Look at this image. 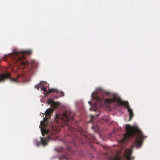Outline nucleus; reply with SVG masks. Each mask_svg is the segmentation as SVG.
I'll return each mask as SVG.
<instances>
[{"label":"nucleus","instance_id":"1","mask_svg":"<svg viewBox=\"0 0 160 160\" xmlns=\"http://www.w3.org/2000/svg\"><path fill=\"white\" fill-rule=\"evenodd\" d=\"M102 92L103 91L102 89H98L95 92L92 94V97L93 99L97 100L98 101V103H99L100 106L101 107L103 105L102 102H105L108 104H111L116 102L117 104V106L118 107H120L122 105L124 106L127 109L128 112L129 113V120H131L132 119L133 116V113L132 110L129 107V103L128 101H123L120 98L115 97L111 99H104L103 97H100L98 96L99 93H102Z\"/></svg>","mask_w":160,"mask_h":160},{"label":"nucleus","instance_id":"2","mask_svg":"<svg viewBox=\"0 0 160 160\" xmlns=\"http://www.w3.org/2000/svg\"><path fill=\"white\" fill-rule=\"evenodd\" d=\"M125 129L126 132L124 134V138L120 142H124L135 135L136 138L135 145L137 147H140L142 144V140L147 137L145 136L142 132L137 127H132L129 124H127Z\"/></svg>","mask_w":160,"mask_h":160},{"label":"nucleus","instance_id":"3","mask_svg":"<svg viewBox=\"0 0 160 160\" xmlns=\"http://www.w3.org/2000/svg\"><path fill=\"white\" fill-rule=\"evenodd\" d=\"M32 52L30 50L22 51L18 52L14 51L7 56L11 58L14 63L17 64V65H22L24 68H26L28 66L29 63L25 60H23L24 59L23 54H26L29 55Z\"/></svg>","mask_w":160,"mask_h":160},{"label":"nucleus","instance_id":"4","mask_svg":"<svg viewBox=\"0 0 160 160\" xmlns=\"http://www.w3.org/2000/svg\"><path fill=\"white\" fill-rule=\"evenodd\" d=\"M24 78V76L22 74H18L16 78H13L11 77L10 73L8 72L0 74V82H3L7 79H9L10 81L13 82H21L23 80Z\"/></svg>","mask_w":160,"mask_h":160},{"label":"nucleus","instance_id":"5","mask_svg":"<svg viewBox=\"0 0 160 160\" xmlns=\"http://www.w3.org/2000/svg\"><path fill=\"white\" fill-rule=\"evenodd\" d=\"M70 112L65 111L63 112L62 115L56 114V120L59 119L65 125H68V123L70 119H73V117L71 116Z\"/></svg>","mask_w":160,"mask_h":160},{"label":"nucleus","instance_id":"6","mask_svg":"<svg viewBox=\"0 0 160 160\" xmlns=\"http://www.w3.org/2000/svg\"><path fill=\"white\" fill-rule=\"evenodd\" d=\"M132 148H131L129 149H126L124 154V157L127 160H133L131 156L132 153ZM113 160H122L121 158L118 154H117L115 156H113L112 157Z\"/></svg>","mask_w":160,"mask_h":160},{"label":"nucleus","instance_id":"7","mask_svg":"<svg viewBox=\"0 0 160 160\" xmlns=\"http://www.w3.org/2000/svg\"><path fill=\"white\" fill-rule=\"evenodd\" d=\"M57 138V137L55 135H52L51 136H48L45 138H41V143L44 145H46L47 144L48 142L52 140H55Z\"/></svg>","mask_w":160,"mask_h":160},{"label":"nucleus","instance_id":"8","mask_svg":"<svg viewBox=\"0 0 160 160\" xmlns=\"http://www.w3.org/2000/svg\"><path fill=\"white\" fill-rule=\"evenodd\" d=\"M53 112V110L51 108L48 109L45 112V117L44 118V120H47L50 119L51 117V114Z\"/></svg>","mask_w":160,"mask_h":160},{"label":"nucleus","instance_id":"9","mask_svg":"<svg viewBox=\"0 0 160 160\" xmlns=\"http://www.w3.org/2000/svg\"><path fill=\"white\" fill-rule=\"evenodd\" d=\"M40 128H41V130L42 132V134L43 136H44V134H47L48 132V131L45 128L42 127H40L39 126Z\"/></svg>","mask_w":160,"mask_h":160},{"label":"nucleus","instance_id":"10","mask_svg":"<svg viewBox=\"0 0 160 160\" xmlns=\"http://www.w3.org/2000/svg\"><path fill=\"white\" fill-rule=\"evenodd\" d=\"M68 158L67 155H63L60 157V160H63V159H64L65 160H68Z\"/></svg>","mask_w":160,"mask_h":160},{"label":"nucleus","instance_id":"11","mask_svg":"<svg viewBox=\"0 0 160 160\" xmlns=\"http://www.w3.org/2000/svg\"><path fill=\"white\" fill-rule=\"evenodd\" d=\"M52 92H58V90L56 89H49L48 92H47L48 94H49L50 93Z\"/></svg>","mask_w":160,"mask_h":160},{"label":"nucleus","instance_id":"12","mask_svg":"<svg viewBox=\"0 0 160 160\" xmlns=\"http://www.w3.org/2000/svg\"><path fill=\"white\" fill-rule=\"evenodd\" d=\"M52 105L54 108H57L59 104L57 102H53L52 104Z\"/></svg>","mask_w":160,"mask_h":160},{"label":"nucleus","instance_id":"13","mask_svg":"<svg viewBox=\"0 0 160 160\" xmlns=\"http://www.w3.org/2000/svg\"><path fill=\"white\" fill-rule=\"evenodd\" d=\"M42 85H43L42 83V82H41L39 84L37 85H36L35 86V88H37L38 89V90H39V88L40 87H42Z\"/></svg>","mask_w":160,"mask_h":160},{"label":"nucleus","instance_id":"14","mask_svg":"<svg viewBox=\"0 0 160 160\" xmlns=\"http://www.w3.org/2000/svg\"><path fill=\"white\" fill-rule=\"evenodd\" d=\"M41 90L43 91L44 92H47V90L45 87H42L41 88Z\"/></svg>","mask_w":160,"mask_h":160},{"label":"nucleus","instance_id":"15","mask_svg":"<svg viewBox=\"0 0 160 160\" xmlns=\"http://www.w3.org/2000/svg\"><path fill=\"white\" fill-rule=\"evenodd\" d=\"M60 94L61 96H63L64 95V93L63 92H61Z\"/></svg>","mask_w":160,"mask_h":160},{"label":"nucleus","instance_id":"16","mask_svg":"<svg viewBox=\"0 0 160 160\" xmlns=\"http://www.w3.org/2000/svg\"><path fill=\"white\" fill-rule=\"evenodd\" d=\"M91 118H92V119H91V122H92V118H93V116L92 115H91Z\"/></svg>","mask_w":160,"mask_h":160},{"label":"nucleus","instance_id":"17","mask_svg":"<svg viewBox=\"0 0 160 160\" xmlns=\"http://www.w3.org/2000/svg\"><path fill=\"white\" fill-rule=\"evenodd\" d=\"M91 128L92 129L94 130V126H92Z\"/></svg>","mask_w":160,"mask_h":160},{"label":"nucleus","instance_id":"18","mask_svg":"<svg viewBox=\"0 0 160 160\" xmlns=\"http://www.w3.org/2000/svg\"><path fill=\"white\" fill-rule=\"evenodd\" d=\"M88 103L90 104V105H92V103H91V102H88Z\"/></svg>","mask_w":160,"mask_h":160},{"label":"nucleus","instance_id":"19","mask_svg":"<svg viewBox=\"0 0 160 160\" xmlns=\"http://www.w3.org/2000/svg\"><path fill=\"white\" fill-rule=\"evenodd\" d=\"M34 62V61L32 62V64L33 65Z\"/></svg>","mask_w":160,"mask_h":160},{"label":"nucleus","instance_id":"20","mask_svg":"<svg viewBox=\"0 0 160 160\" xmlns=\"http://www.w3.org/2000/svg\"><path fill=\"white\" fill-rule=\"evenodd\" d=\"M85 136V137H86V138L87 139H88V136H87L86 135V136Z\"/></svg>","mask_w":160,"mask_h":160},{"label":"nucleus","instance_id":"21","mask_svg":"<svg viewBox=\"0 0 160 160\" xmlns=\"http://www.w3.org/2000/svg\"><path fill=\"white\" fill-rule=\"evenodd\" d=\"M6 56V55H4V56H3V58H5Z\"/></svg>","mask_w":160,"mask_h":160},{"label":"nucleus","instance_id":"22","mask_svg":"<svg viewBox=\"0 0 160 160\" xmlns=\"http://www.w3.org/2000/svg\"><path fill=\"white\" fill-rule=\"evenodd\" d=\"M39 143H38V144H37V146H39Z\"/></svg>","mask_w":160,"mask_h":160},{"label":"nucleus","instance_id":"23","mask_svg":"<svg viewBox=\"0 0 160 160\" xmlns=\"http://www.w3.org/2000/svg\"><path fill=\"white\" fill-rule=\"evenodd\" d=\"M98 114H97V117H98Z\"/></svg>","mask_w":160,"mask_h":160},{"label":"nucleus","instance_id":"24","mask_svg":"<svg viewBox=\"0 0 160 160\" xmlns=\"http://www.w3.org/2000/svg\"><path fill=\"white\" fill-rule=\"evenodd\" d=\"M91 109H92V108H90V110H91Z\"/></svg>","mask_w":160,"mask_h":160},{"label":"nucleus","instance_id":"25","mask_svg":"<svg viewBox=\"0 0 160 160\" xmlns=\"http://www.w3.org/2000/svg\"><path fill=\"white\" fill-rule=\"evenodd\" d=\"M42 121H41V123H42Z\"/></svg>","mask_w":160,"mask_h":160},{"label":"nucleus","instance_id":"26","mask_svg":"<svg viewBox=\"0 0 160 160\" xmlns=\"http://www.w3.org/2000/svg\"><path fill=\"white\" fill-rule=\"evenodd\" d=\"M42 114L43 115H44V113H42Z\"/></svg>","mask_w":160,"mask_h":160}]
</instances>
